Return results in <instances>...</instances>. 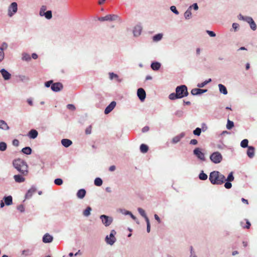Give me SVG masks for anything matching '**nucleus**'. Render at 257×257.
I'll return each instance as SVG.
<instances>
[{"mask_svg":"<svg viewBox=\"0 0 257 257\" xmlns=\"http://www.w3.org/2000/svg\"><path fill=\"white\" fill-rule=\"evenodd\" d=\"M209 179L212 184L221 185L226 181L225 176L218 171L210 173Z\"/></svg>","mask_w":257,"mask_h":257,"instance_id":"obj_1","label":"nucleus"},{"mask_svg":"<svg viewBox=\"0 0 257 257\" xmlns=\"http://www.w3.org/2000/svg\"><path fill=\"white\" fill-rule=\"evenodd\" d=\"M14 167L21 174L26 175L28 174V165L23 160L19 159L13 162Z\"/></svg>","mask_w":257,"mask_h":257,"instance_id":"obj_2","label":"nucleus"},{"mask_svg":"<svg viewBox=\"0 0 257 257\" xmlns=\"http://www.w3.org/2000/svg\"><path fill=\"white\" fill-rule=\"evenodd\" d=\"M176 92L177 93L179 98H183L188 95L187 88L184 85L177 87L176 88Z\"/></svg>","mask_w":257,"mask_h":257,"instance_id":"obj_3","label":"nucleus"},{"mask_svg":"<svg viewBox=\"0 0 257 257\" xmlns=\"http://www.w3.org/2000/svg\"><path fill=\"white\" fill-rule=\"evenodd\" d=\"M210 159L214 163L218 164L222 161V156L219 152H215L210 155Z\"/></svg>","mask_w":257,"mask_h":257,"instance_id":"obj_4","label":"nucleus"},{"mask_svg":"<svg viewBox=\"0 0 257 257\" xmlns=\"http://www.w3.org/2000/svg\"><path fill=\"white\" fill-rule=\"evenodd\" d=\"M194 154L197 156V157L202 161H205V156L203 153L201 151V149L199 148H197L194 149L193 151Z\"/></svg>","mask_w":257,"mask_h":257,"instance_id":"obj_5","label":"nucleus"},{"mask_svg":"<svg viewBox=\"0 0 257 257\" xmlns=\"http://www.w3.org/2000/svg\"><path fill=\"white\" fill-rule=\"evenodd\" d=\"M100 218L101 219L103 223L106 226H109L112 221V219L111 217H108L107 216L105 215H101Z\"/></svg>","mask_w":257,"mask_h":257,"instance_id":"obj_6","label":"nucleus"},{"mask_svg":"<svg viewBox=\"0 0 257 257\" xmlns=\"http://www.w3.org/2000/svg\"><path fill=\"white\" fill-rule=\"evenodd\" d=\"M17 4L16 2L12 3L9 8V16L12 17L14 13L17 12Z\"/></svg>","mask_w":257,"mask_h":257,"instance_id":"obj_7","label":"nucleus"},{"mask_svg":"<svg viewBox=\"0 0 257 257\" xmlns=\"http://www.w3.org/2000/svg\"><path fill=\"white\" fill-rule=\"evenodd\" d=\"M115 234H116V232L115 231V230H111L110 234V236L112 237V239L109 240V238L108 237V236H107L106 237L105 240L107 243H108L110 245H112L114 243V242L115 241V238L114 237V235Z\"/></svg>","mask_w":257,"mask_h":257,"instance_id":"obj_8","label":"nucleus"},{"mask_svg":"<svg viewBox=\"0 0 257 257\" xmlns=\"http://www.w3.org/2000/svg\"><path fill=\"white\" fill-rule=\"evenodd\" d=\"M62 88L63 85L60 82L53 83L51 85V89L55 92L60 91Z\"/></svg>","mask_w":257,"mask_h":257,"instance_id":"obj_9","label":"nucleus"},{"mask_svg":"<svg viewBox=\"0 0 257 257\" xmlns=\"http://www.w3.org/2000/svg\"><path fill=\"white\" fill-rule=\"evenodd\" d=\"M137 95L141 101H143L146 96V92L143 88H140L138 89Z\"/></svg>","mask_w":257,"mask_h":257,"instance_id":"obj_10","label":"nucleus"},{"mask_svg":"<svg viewBox=\"0 0 257 257\" xmlns=\"http://www.w3.org/2000/svg\"><path fill=\"white\" fill-rule=\"evenodd\" d=\"M116 106L115 101H112L105 108L104 110L105 114H108Z\"/></svg>","mask_w":257,"mask_h":257,"instance_id":"obj_11","label":"nucleus"},{"mask_svg":"<svg viewBox=\"0 0 257 257\" xmlns=\"http://www.w3.org/2000/svg\"><path fill=\"white\" fill-rule=\"evenodd\" d=\"M207 91V89H201L200 88H194L192 89L191 93L193 95H198L206 92Z\"/></svg>","mask_w":257,"mask_h":257,"instance_id":"obj_12","label":"nucleus"},{"mask_svg":"<svg viewBox=\"0 0 257 257\" xmlns=\"http://www.w3.org/2000/svg\"><path fill=\"white\" fill-rule=\"evenodd\" d=\"M1 73L5 80H9L11 78V74L5 69H2Z\"/></svg>","mask_w":257,"mask_h":257,"instance_id":"obj_13","label":"nucleus"},{"mask_svg":"<svg viewBox=\"0 0 257 257\" xmlns=\"http://www.w3.org/2000/svg\"><path fill=\"white\" fill-rule=\"evenodd\" d=\"M247 155L250 158H252L254 155V148L252 146L248 147Z\"/></svg>","mask_w":257,"mask_h":257,"instance_id":"obj_14","label":"nucleus"},{"mask_svg":"<svg viewBox=\"0 0 257 257\" xmlns=\"http://www.w3.org/2000/svg\"><path fill=\"white\" fill-rule=\"evenodd\" d=\"M62 145L65 147H68L72 144V142L69 139H63L61 140Z\"/></svg>","mask_w":257,"mask_h":257,"instance_id":"obj_15","label":"nucleus"},{"mask_svg":"<svg viewBox=\"0 0 257 257\" xmlns=\"http://www.w3.org/2000/svg\"><path fill=\"white\" fill-rule=\"evenodd\" d=\"M53 240V237L50 234L47 233L45 234L43 238V241L45 243H49Z\"/></svg>","mask_w":257,"mask_h":257,"instance_id":"obj_16","label":"nucleus"},{"mask_svg":"<svg viewBox=\"0 0 257 257\" xmlns=\"http://www.w3.org/2000/svg\"><path fill=\"white\" fill-rule=\"evenodd\" d=\"M38 132L35 130H31L28 136L31 139H35L38 136Z\"/></svg>","mask_w":257,"mask_h":257,"instance_id":"obj_17","label":"nucleus"},{"mask_svg":"<svg viewBox=\"0 0 257 257\" xmlns=\"http://www.w3.org/2000/svg\"><path fill=\"white\" fill-rule=\"evenodd\" d=\"M142 31V28L140 26H137L134 28L133 33L135 36L137 37L139 36Z\"/></svg>","mask_w":257,"mask_h":257,"instance_id":"obj_18","label":"nucleus"},{"mask_svg":"<svg viewBox=\"0 0 257 257\" xmlns=\"http://www.w3.org/2000/svg\"><path fill=\"white\" fill-rule=\"evenodd\" d=\"M36 189L34 188H31V189H30L26 194V198L28 199L31 197L33 194L36 192Z\"/></svg>","mask_w":257,"mask_h":257,"instance_id":"obj_19","label":"nucleus"},{"mask_svg":"<svg viewBox=\"0 0 257 257\" xmlns=\"http://www.w3.org/2000/svg\"><path fill=\"white\" fill-rule=\"evenodd\" d=\"M107 16V21H114L116 20H120L119 17L116 15H108Z\"/></svg>","mask_w":257,"mask_h":257,"instance_id":"obj_20","label":"nucleus"},{"mask_svg":"<svg viewBox=\"0 0 257 257\" xmlns=\"http://www.w3.org/2000/svg\"><path fill=\"white\" fill-rule=\"evenodd\" d=\"M14 178L16 182L22 183L25 181V179L20 175H16L14 176Z\"/></svg>","mask_w":257,"mask_h":257,"instance_id":"obj_21","label":"nucleus"},{"mask_svg":"<svg viewBox=\"0 0 257 257\" xmlns=\"http://www.w3.org/2000/svg\"><path fill=\"white\" fill-rule=\"evenodd\" d=\"M86 194V191L83 189H81L78 190V191L77 193V196L80 199H82L84 197Z\"/></svg>","mask_w":257,"mask_h":257,"instance_id":"obj_22","label":"nucleus"},{"mask_svg":"<svg viewBox=\"0 0 257 257\" xmlns=\"http://www.w3.org/2000/svg\"><path fill=\"white\" fill-rule=\"evenodd\" d=\"M0 128L4 130H8L10 127L4 120H0Z\"/></svg>","mask_w":257,"mask_h":257,"instance_id":"obj_23","label":"nucleus"},{"mask_svg":"<svg viewBox=\"0 0 257 257\" xmlns=\"http://www.w3.org/2000/svg\"><path fill=\"white\" fill-rule=\"evenodd\" d=\"M245 224H244V222L243 221H241L240 225L243 228L249 229L250 228L251 224L248 220L245 219Z\"/></svg>","mask_w":257,"mask_h":257,"instance_id":"obj_24","label":"nucleus"},{"mask_svg":"<svg viewBox=\"0 0 257 257\" xmlns=\"http://www.w3.org/2000/svg\"><path fill=\"white\" fill-rule=\"evenodd\" d=\"M4 200H5V204L7 205H10L13 203V198L11 196L5 197L4 198Z\"/></svg>","mask_w":257,"mask_h":257,"instance_id":"obj_25","label":"nucleus"},{"mask_svg":"<svg viewBox=\"0 0 257 257\" xmlns=\"http://www.w3.org/2000/svg\"><path fill=\"white\" fill-rule=\"evenodd\" d=\"M161 67V64L159 62H153L151 64V68L154 70H158Z\"/></svg>","mask_w":257,"mask_h":257,"instance_id":"obj_26","label":"nucleus"},{"mask_svg":"<svg viewBox=\"0 0 257 257\" xmlns=\"http://www.w3.org/2000/svg\"><path fill=\"white\" fill-rule=\"evenodd\" d=\"M218 87L219 88V91L221 93H222L223 94H227V90L226 88L223 85L219 84L218 85Z\"/></svg>","mask_w":257,"mask_h":257,"instance_id":"obj_27","label":"nucleus"},{"mask_svg":"<svg viewBox=\"0 0 257 257\" xmlns=\"http://www.w3.org/2000/svg\"><path fill=\"white\" fill-rule=\"evenodd\" d=\"M149 148L145 144H142L140 146L141 152L143 153H146L148 151Z\"/></svg>","mask_w":257,"mask_h":257,"instance_id":"obj_28","label":"nucleus"},{"mask_svg":"<svg viewBox=\"0 0 257 257\" xmlns=\"http://www.w3.org/2000/svg\"><path fill=\"white\" fill-rule=\"evenodd\" d=\"M22 152L25 154H26V155H30L32 153V149L29 147H25V148H24L22 150Z\"/></svg>","mask_w":257,"mask_h":257,"instance_id":"obj_29","label":"nucleus"},{"mask_svg":"<svg viewBox=\"0 0 257 257\" xmlns=\"http://www.w3.org/2000/svg\"><path fill=\"white\" fill-rule=\"evenodd\" d=\"M191 8L190 7L184 13V17L186 19H189L191 16L192 13L191 11Z\"/></svg>","mask_w":257,"mask_h":257,"instance_id":"obj_30","label":"nucleus"},{"mask_svg":"<svg viewBox=\"0 0 257 257\" xmlns=\"http://www.w3.org/2000/svg\"><path fill=\"white\" fill-rule=\"evenodd\" d=\"M109 78L111 80L113 79V78H116V79H117V80L118 82L121 81V80L118 79V76L117 74H116L113 72L109 73Z\"/></svg>","mask_w":257,"mask_h":257,"instance_id":"obj_31","label":"nucleus"},{"mask_svg":"<svg viewBox=\"0 0 257 257\" xmlns=\"http://www.w3.org/2000/svg\"><path fill=\"white\" fill-rule=\"evenodd\" d=\"M138 211L140 213V214L145 218V220L146 221L147 218H148V217L146 215L145 210L141 208H139Z\"/></svg>","mask_w":257,"mask_h":257,"instance_id":"obj_32","label":"nucleus"},{"mask_svg":"<svg viewBox=\"0 0 257 257\" xmlns=\"http://www.w3.org/2000/svg\"><path fill=\"white\" fill-rule=\"evenodd\" d=\"M94 184L97 186H100L102 184V180L100 178H96L94 180Z\"/></svg>","mask_w":257,"mask_h":257,"instance_id":"obj_33","label":"nucleus"},{"mask_svg":"<svg viewBox=\"0 0 257 257\" xmlns=\"http://www.w3.org/2000/svg\"><path fill=\"white\" fill-rule=\"evenodd\" d=\"M163 35L161 34H158L156 35H155L153 37V40L154 41H159L161 40L162 38Z\"/></svg>","mask_w":257,"mask_h":257,"instance_id":"obj_34","label":"nucleus"},{"mask_svg":"<svg viewBox=\"0 0 257 257\" xmlns=\"http://www.w3.org/2000/svg\"><path fill=\"white\" fill-rule=\"evenodd\" d=\"M248 141L247 139L243 140L240 143V146L242 148H246L248 147Z\"/></svg>","mask_w":257,"mask_h":257,"instance_id":"obj_35","label":"nucleus"},{"mask_svg":"<svg viewBox=\"0 0 257 257\" xmlns=\"http://www.w3.org/2000/svg\"><path fill=\"white\" fill-rule=\"evenodd\" d=\"M234 126V123L233 121L228 119L226 124V127L228 130H231Z\"/></svg>","mask_w":257,"mask_h":257,"instance_id":"obj_36","label":"nucleus"},{"mask_svg":"<svg viewBox=\"0 0 257 257\" xmlns=\"http://www.w3.org/2000/svg\"><path fill=\"white\" fill-rule=\"evenodd\" d=\"M91 210V208L90 207H88L87 208L83 211V214L85 216H88L90 214V211Z\"/></svg>","mask_w":257,"mask_h":257,"instance_id":"obj_37","label":"nucleus"},{"mask_svg":"<svg viewBox=\"0 0 257 257\" xmlns=\"http://www.w3.org/2000/svg\"><path fill=\"white\" fill-rule=\"evenodd\" d=\"M183 137V136H177L175 137L172 140V142L174 144L179 142Z\"/></svg>","mask_w":257,"mask_h":257,"instance_id":"obj_38","label":"nucleus"},{"mask_svg":"<svg viewBox=\"0 0 257 257\" xmlns=\"http://www.w3.org/2000/svg\"><path fill=\"white\" fill-rule=\"evenodd\" d=\"M169 98L171 100H174L177 98H179V96H178L177 93L176 92V93H172L169 95Z\"/></svg>","mask_w":257,"mask_h":257,"instance_id":"obj_39","label":"nucleus"},{"mask_svg":"<svg viewBox=\"0 0 257 257\" xmlns=\"http://www.w3.org/2000/svg\"><path fill=\"white\" fill-rule=\"evenodd\" d=\"M199 178L200 180H205L207 179V175L202 171L199 174Z\"/></svg>","mask_w":257,"mask_h":257,"instance_id":"obj_40","label":"nucleus"},{"mask_svg":"<svg viewBox=\"0 0 257 257\" xmlns=\"http://www.w3.org/2000/svg\"><path fill=\"white\" fill-rule=\"evenodd\" d=\"M44 16H45L46 19H50L52 17V12L51 11H48L44 14Z\"/></svg>","mask_w":257,"mask_h":257,"instance_id":"obj_41","label":"nucleus"},{"mask_svg":"<svg viewBox=\"0 0 257 257\" xmlns=\"http://www.w3.org/2000/svg\"><path fill=\"white\" fill-rule=\"evenodd\" d=\"M47 10V7L45 6H42L41 8L40 11V15L41 16H43L44 15V14L46 13L45 12L46 10Z\"/></svg>","mask_w":257,"mask_h":257,"instance_id":"obj_42","label":"nucleus"},{"mask_svg":"<svg viewBox=\"0 0 257 257\" xmlns=\"http://www.w3.org/2000/svg\"><path fill=\"white\" fill-rule=\"evenodd\" d=\"M211 81V79H209L208 80H206V81H204L202 83L198 84L197 86L198 87H203L205 85H206L208 83L210 82Z\"/></svg>","mask_w":257,"mask_h":257,"instance_id":"obj_43","label":"nucleus"},{"mask_svg":"<svg viewBox=\"0 0 257 257\" xmlns=\"http://www.w3.org/2000/svg\"><path fill=\"white\" fill-rule=\"evenodd\" d=\"M240 19H241L242 20H245L248 23H249L253 19L251 17H246L244 18L243 16L240 15Z\"/></svg>","mask_w":257,"mask_h":257,"instance_id":"obj_44","label":"nucleus"},{"mask_svg":"<svg viewBox=\"0 0 257 257\" xmlns=\"http://www.w3.org/2000/svg\"><path fill=\"white\" fill-rule=\"evenodd\" d=\"M250 28L254 31L256 29V25L253 20H252L249 23Z\"/></svg>","mask_w":257,"mask_h":257,"instance_id":"obj_45","label":"nucleus"},{"mask_svg":"<svg viewBox=\"0 0 257 257\" xmlns=\"http://www.w3.org/2000/svg\"><path fill=\"white\" fill-rule=\"evenodd\" d=\"M32 254L31 251L29 249L24 250L22 251V254L25 256L30 255Z\"/></svg>","mask_w":257,"mask_h":257,"instance_id":"obj_46","label":"nucleus"},{"mask_svg":"<svg viewBox=\"0 0 257 257\" xmlns=\"http://www.w3.org/2000/svg\"><path fill=\"white\" fill-rule=\"evenodd\" d=\"M7 149V144L4 142L0 143V151H4Z\"/></svg>","mask_w":257,"mask_h":257,"instance_id":"obj_47","label":"nucleus"},{"mask_svg":"<svg viewBox=\"0 0 257 257\" xmlns=\"http://www.w3.org/2000/svg\"><path fill=\"white\" fill-rule=\"evenodd\" d=\"M233 180H234V177L233 176V173H232V172H231L228 175L227 179H226V181H227L228 182H232L233 181Z\"/></svg>","mask_w":257,"mask_h":257,"instance_id":"obj_48","label":"nucleus"},{"mask_svg":"<svg viewBox=\"0 0 257 257\" xmlns=\"http://www.w3.org/2000/svg\"><path fill=\"white\" fill-rule=\"evenodd\" d=\"M201 133V128H200L199 127L196 128L193 131L194 135L198 136L200 135Z\"/></svg>","mask_w":257,"mask_h":257,"instance_id":"obj_49","label":"nucleus"},{"mask_svg":"<svg viewBox=\"0 0 257 257\" xmlns=\"http://www.w3.org/2000/svg\"><path fill=\"white\" fill-rule=\"evenodd\" d=\"M54 183L56 185H61L63 184V180L60 178H57L54 180Z\"/></svg>","mask_w":257,"mask_h":257,"instance_id":"obj_50","label":"nucleus"},{"mask_svg":"<svg viewBox=\"0 0 257 257\" xmlns=\"http://www.w3.org/2000/svg\"><path fill=\"white\" fill-rule=\"evenodd\" d=\"M22 59L23 60L29 61L31 60V57L29 54H25L23 56Z\"/></svg>","mask_w":257,"mask_h":257,"instance_id":"obj_51","label":"nucleus"},{"mask_svg":"<svg viewBox=\"0 0 257 257\" xmlns=\"http://www.w3.org/2000/svg\"><path fill=\"white\" fill-rule=\"evenodd\" d=\"M92 126L90 125L88 126L85 130V134L86 135H89L91 133Z\"/></svg>","mask_w":257,"mask_h":257,"instance_id":"obj_52","label":"nucleus"},{"mask_svg":"<svg viewBox=\"0 0 257 257\" xmlns=\"http://www.w3.org/2000/svg\"><path fill=\"white\" fill-rule=\"evenodd\" d=\"M146 222H147V230L148 232H150V229H151V225H150L149 218H147Z\"/></svg>","mask_w":257,"mask_h":257,"instance_id":"obj_53","label":"nucleus"},{"mask_svg":"<svg viewBox=\"0 0 257 257\" xmlns=\"http://www.w3.org/2000/svg\"><path fill=\"white\" fill-rule=\"evenodd\" d=\"M4 58V53L3 51V48H0V62L2 61Z\"/></svg>","mask_w":257,"mask_h":257,"instance_id":"obj_54","label":"nucleus"},{"mask_svg":"<svg viewBox=\"0 0 257 257\" xmlns=\"http://www.w3.org/2000/svg\"><path fill=\"white\" fill-rule=\"evenodd\" d=\"M67 108L71 110H75L76 109L75 106L72 104H69L67 105Z\"/></svg>","mask_w":257,"mask_h":257,"instance_id":"obj_55","label":"nucleus"},{"mask_svg":"<svg viewBox=\"0 0 257 257\" xmlns=\"http://www.w3.org/2000/svg\"><path fill=\"white\" fill-rule=\"evenodd\" d=\"M170 10L173 12L176 15H178L179 14V12L176 9V8L175 6H171V8H170Z\"/></svg>","mask_w":257,"mask_h":257,"instance_id":"obj_56","label":"nucleus"},{"mask_svg":"<svg viewBox=\"0 0 257 257\" xmlns=\"http://www.w3.org/2000/svg\"><path fill=\"white\" fill-rule=\"evenodd\" d=\"M224 187H225V188L226 189H230L232 187V184L230 182H227L225 183L224 184Z\"/></svg>","mask_w":257,"mask_h":257,"instance_id":"obj_57","label":"nucleus"},{"mask_svg":"<svg viewBox=\"0 0 257 257\" xmlns=\"http://www.w3.org/2000/svg\"><path fill=\"white\" fill-rule=\"evenodd\" d=\"M13 145L15 146L18 147L19 145V141L17 139H14L13 141Z\"/></svg>","mask_w":257,"mask_h":257,"instance_id":"obj_58","label":"nucleus"},{"mask_svg":"<svg viewBox=\"0 0 257 257\" xmlns=\"http://www.w3.org/2000/svg\"><path fill=\"white\" fill-rule=\"evenodd\" d=\"M183 112L182 111H181V110H179V111H177L175 114L178 116V117H181L183 116Z\"/></svg>","mask_w":257,"mask_h":257,"instance_id":"obj_59","label":"nucleus"},{"mask_svg":"<svg viewBox=\"0 0 257 257\" xmlns=\"http://www.w3.org/2000/svg\"><path fill=\"white\" fill-rule=\"evenodd\" d=\"M98 20L101 22L107 21V16L106 15L105 17H100L98 18Z\"/></svg>","mask_w":257,"mask_h":257,"instance_id":"obj_60","label":"nucleus"},{"mask_svg":"<svg viewBox=\"0 0 257 257\" xmlns=\"http://www.w3.org/2000/svg\"><path fill=\"white\" fill-rule=\"evenodd\" d=\"M198 143V141L196 139H192L190 141V144L193 145H196Z\"/></svg>","mask_w":257,"mask_h":257,"instance_id":"obj_61","label":"nucleus"},{"mask_svg":"<svg viewBox=\"0 0 257 257\" xmlns=\"http://www.w3.org/2000/svg\"><path fill=\"white\" fill-rule=\"evenodd\" d=\"M207 33L210 37H215V34L213 31H207Z\"/></svg>","mask_w":257,"mask_h":257,"instance_id":"obj_62","label":"nucleus"},{"mask_svg":"<svg viewBox=\"0 0 257 257\" xmlns=\"http://www.w3.org/2000/svg\"><path fill=\"white\" fill-rule=\"evenodd\" d=\"M52 83H53L52 80L48 81L45 83V86L47 87H49L52 84Z\"/></svg>","mask_w":257,"mask_h":257,"instance_id":"obj_63","label":"nucleus"},{"mask_svg":"<svg viewBox=\"0 0 257 257\" xmlns=\"http://www.w3.org/2000/svg\"><path fill=\"white\" fill-rule=\"evenodd\" d=\"M17 208L21 212H23L24 211V207L23 205H20L18 206Z\"/></svg>","mask_w":257,"mask_h":257,"instance_id":"obj_64","label":"nucleus"}]
</instances>
